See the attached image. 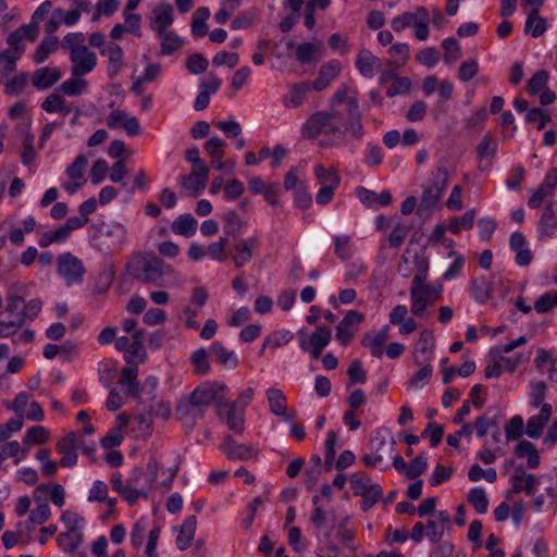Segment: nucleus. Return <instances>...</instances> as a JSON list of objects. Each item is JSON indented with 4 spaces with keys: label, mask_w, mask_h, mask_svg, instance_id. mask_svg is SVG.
Listing matches in <instances>:
<instances>
[{
    "label": "nucleus",
    "mask_w": 557,
    "mask_h": 557,
    "mask_svg": "<svg viewBox=\"0 0 557 557\" xmlns=\"http://www.w3.org/2000/svg\"><path fill=\"white\" fill-rule=\"evenodd\" d=\"M331 102L332 104L346 103V127H342V113L338 111H318L310 115L302 125V137L312 139L323 134L324 138L319 143V146L322 148L345 146L348 133L356 140H361L364 136V128L362 124V113L360 111L359 100L356 97V92L347 85H343L335 91Z\"/></svg>",
    "instance_id": "f257e3e1"
},
{
    "label": "nucleus",
    "mask_w": 557,
    "mask_h": 557,
    "mask_svg": "<svg viewBox=\"0 0 557 557\" xmlns=\"http://www.w3.org/2000/svg\"><path fill=\"white\" fill-rule=\"evenodd\" d=\"M132 277L145 284L162 286L163 276H171L175 273L172 265L165 263L157 256H138L127 264Z\"/></svg>",
    "instance_id": "f03ea898"
},
{
    "label": "nucleus",
    "mask_w": 557,
    "mask_h": 557,
    "mask_svg": "<svg viewBox=\"0 0 557 557\" xmlns=\"http://www.w3.org/2000/svg\"><path fill=\"white\" fill-rule=\"evenodd\" d=\"M92 228L96 231L94 235L95 246L99 251L106 255H114L122 250L127 237L124 225L102 222L100 225H94Z\"/></svg>",
    "instance_id": "7ed1b4c3"
},
{
    "label": "nucleus",
    "mask_w": 557,
    "mask_h": 557,
    "mask_svg": "<svg viewBox=\"0 0 557 557\" xmlns=\"http://www.w3.org/2000/svg\"><path fill=\"white\" fill-rule=\"evenodd\" d=\"M442 293L443 286L438 282L422 284L418 287L410 286L411 313L416 317L428 318V314H425L426 308L440 299Z\"/></svg>",
    "instance_id": "20e7f679"
},
{
    "label": "nucleus",
    "mask_w": 557,
    "mask_h": 557,
    "mask_svg": "<svg viewBox=\"0 0 557 557\" xmlns=\"http://www.w3.org/2000/svg\"><path fill=\"white\" fill-rule=\"evenodd\" d=\"M350 487L354 495L362 498L360 508L368 511L383 496V488L380 484L373 483L371 478L362 472H356L350 478Z\"/></svg>",
    "instance_id": "39448f33"
},
{
    "label": "nucleus",
    "mask_w": 557,
    "mask_h": 557,
    "mask_svg": "<svg viewBox=\"0 0 557 557\" xmlns=\"http://www.w3.org/2000/svg\"><path fill=\"white\" fill-rule=\"evenodd\" d=\"M57 273L62 277L67 287L81 285L86 274V268L81 259L71 252L58 256Z\"/></svg>",
    "instance_id": "423d86ee"
},
{
    "label": "nucleus",
    "mask_w": 557,
    "mask_h": 557,
    "mask_svg": "<svg viewBox=\"0 0 557 557\" xmlns=\"http://www.w3.org/2000/svg\"><path fill=\"white\" fill-rule=\"evenodd\" d=\"M70 60L72 62V75L74 77H82L91 71L97 65V55L88 47H76L70 52Z\"/></svg>",
    "instance_id": "0eeeda50"
},
{
    "label": "nucleus",
    "mask_w": 557,
    "mask_h": 557,
    "mask_svg": "<svg viewBox=\"0 0 557 557\" xmlns=\"http://www.w3.org/2000/svg\"><path fill=\"white\" fill-rule=\"evenodd\" d=\"M363 320L364 315L361 312L357 310L348 311L336 326V339L343 346H347L356 334L357 329L355 326L360 324Z\"/></svg>",
    "instance_id": "6e6552de"
},
{
    "label": "nucleus",
    "mask_w": 557,
    "mask_h": 557,
    "mask_svg": "<svg viewBox=\"0 0 557 557\" xmlns=\"http://www.w3.org/2000/svg\"><path fill=\"white\" fill-rule=\"evenodd\" d=\"M259 246L260 242L257 236H251L236 243L230 253L234 264L237 268H243L248 264L252 259L253 252L259 249Z\"/></svg>",
    "instance_id": "1a4fd4ad"
},
{
    "label": "nucleus",
    "mask_w": 557,
    "mask_h": 557,
    "mask_svg": "<svg viewBox=\"0 0 557 557\" xmlns=\"http://www.w3.org/2000/svg\"><path fill=\"white\" fill-rule=\"evenodd\" d=\"M107 126L111 129L124 128L128 136H137L140 125L136 116H129L122 110H113L106 119Z\"/></svg>",
    "instance_id": "9d476101"
},
{
    "label": "nucleus",
    "mask_w": 557,
    "mask_h": 557,
    "mask_svg": "<svg viewBox=\"0 0 557 557\" xmlns=\"http://www.w3.org/2000/svg\"><path fill=\"white\" fill-rule=\"evenodd\" d=\"M557 186V169L552 168L547 171L544 181L542 184L535 189L528 200V206L530 208H539L544 199L553 196L554 189Z\"/></svg>",
    "instance_id": "9b49d317"
},
{
    "label": "nucleus",
    "mask_w": 557,
    "mask_h": 557,
    "mask_svg": "<svg viewBox=\"0 0 557 557\" xmlns=\"http://www.w3.org/2000/svg\"><path fill=\"white\" fill-rule=\"evenodd\" d=\"M220 448L231 460L247 461L258 457L257 449L245 444H238L231 436L224 437Z\"/></svg>",
    "instance_id": "f8f14e48"
},
{
    "label": "nucleus",
    "mask_w": 557,
    "mask_h": 557,
    "mask_svg": "<svg viewBox=\"0 0 557 557\" xmlns=\"http://www.w3.org/2000/svg\"><path fill=\"white\" fill-rule=\"evenodd\" d=\"M218 407V414L220 417L224 416V409L226 410L225 413V421L230 430H232L235 433L242 434L245 429V420H244V413L243 410L236 409V404H231L230 401L219 399L216 401Z\"/></svg>",
    "instance_id": "ddd939ff"
},
{
    "label": "nucleus",
    "mask_w": 557,
    "mask_h": 557,
    "mask_svg": "<svg viewBox=\"0 0 557 557\" xmlns=\"http://www.w3.org/2000/svg\"><path fill=\"white\" fill-rule=\"evenodd\" d=\"M224 388L225 386L219 383L203 384L195 388L187 399L193 401L194 405L207 409Z\"/></svg>",
    "instance_id": "4468645a"
},
{
    "label": "nucleus",
    "mask_w": 557,
    "mask_h": 557,
    "mask_svg": "<svg viewBox=\"0 0 557 557\" xmlns=\"http://www.w3.org/2000/svg\"><path fill=\"white\" fill-rule=\"evenodd\" d=\"M299 335V347L304 351H308L310 346H318L325 348L332 339V330L329 326H318L311 334L309 339L305 330L298 332Z\"/></svg>",
    "instance_id": "2eb2a0df"
},
{
    "label": "nucleus",
    "mask_w": 557,
    "mask_h": 557,
    "mask_svg": "<svg viewBox=\"0 0 557 557\" xmlns=\"http://www.w3.org/2000/svg\"><path fill=\"white\" fill-rule=\"evenodd\" d=\"M509 247L516 252L515 262L519 267H528L533 260V252L528 247L525 236L521 232L510 235Z\"/></svg>",
    "instance_id": "dca6fc26"
},
{
    "label": "nucleus",
    "mask_w": 557,
    "mask_h": 557,
    "mask_svg": "<svg viewBox=\"0 0 557 557\" xmlns=\"http://www.w3.org/2000/svg\"><path fill=\"white\" fill-rule=\"evenodd\" d=\"M434 349V336L432 331L423 330L420 333V337L414 349L413 362L417 366H422L424 362H429L433 358Z\"/></svg>",
    "instance_id": "f3484780"
},
{
    "label": "nucleus",
    "mask_w": 557,
    "mask_h": 557,
    "mask_svg": "<svg viewBox=\"0 0 557 557\" xmlns=\"http://www.w3.org/2000/svg\"><path fill=\"white\" fill-rule=\"evenodd\" d=\"M382 62L380 58L374 55L368 49H361L356 58V67L359 73L367 78H372L381 69Z\"/></svg>",
    "instance_id": "a211bd4d"
},
{
    "label": "nucleus",
    "mask_w": 557,
    "mask_h": 557,
    "mask_svg": "<svg viewBox=\"0 0 557 557\" xmlns=\"http://www.w3.org/2000/svg\"><path fill=\"white\" fill-rule=\"evenodd\" d=\"M100 54L108 58V75L110 78H114L122 69L123 50L122 48L112 41H109L100 50Z\"/></svg>",
    "instance_id": "6ab92c4d"
},
{
    "label": "nucleus",
    "mask_w": 557,
    "mask_h": 557,
    "mask_svg": "<svg viewBox=\"0 0 557 557\" xmlns=\"http://www.w3.org/2000/svg\"><path fill=\"white\" fill-rule=\"evenodd\" d=\"M388 325H384L380 331L367 332L361 341L363 347L371 350V355L375 358L383 356V345L388 338Z\"/></svg>",
    "instance_id": "aec40b11"
},
{
    "label": "nucleus",
    "mask_w": 557,
    "mask_h": 557,
    "mask_svg": "<svg viewBox=\"0 0 557 557\" xmlns=\"http://www.w3.org/2000/svg\"><path fill=\"white\" fill-rule=\"evenodd\" d=\"M550 414L552 406L543 404L539 414L528 419L525 434L531 438H539L542 435L543 429L548 423Z\"/></svg>",
    "instance_id": "412c9836"
},
{
    "label": "nucleus",
    "mask_w": 557,
    "mask_h": 557,
    "mask_svg": "<svg viewBox=\"0 0 557 557\" xmlns=\"http://www.w3.org/2000/svg\"><path fill=\"white\" fill-rule=\"evenodd\" d=\"M339 72L341 62L336 60L329 61L320 67L318 77L310 83L311 88L317 91L324 90Z\"/></svg>",
    "instance_id": "4be33fe9"
},
{
    "label": "nucleus",
    "mask_w": 557,
    "mask_h": 557,
    "mask_svg": "<svg viewBox=\"0 0 557 557\" xmlns=\"http://www.w3.org/2000/svg\"><path fill=\"white\" fill-rule=\"evenodd\" d=\"M151 27L157 34H163L173 23V8L170 3L162 2L152 11Z\"/></svg>",
    "instance_id": "5701e85b"
},
{
    "label": "nucleus",
    "mask_w": 557,
    "mask_h": 557,
    "mask_svg": "<svg viewBox=\"0 0 557 557\" xmlns=\"http://www.w3.org/2000/svg\"><path fill=\"white\" fill-rule=\"evenodd\" d=\"M62 76L57 67H40L33 74V86L38 90H46L52 87Z\"/></svg>",
    "instance_id": "b1692460"
},
{
    "label": "nucleus",
    "mask_w": 557,
    "mask_h": 557,
    "mask_svg": "<svg viewBox=\"0 0 557 557\" xmlns=\"http://www.w3.org/2000/svg\"><path fill=\"white\" fill-rule=\"evenodd\" d=\"M498 145L493 141L490 135H484L476 146L479 170H487L497 152Z\"/></svg>",
    "instance_id": "393cba45"
},
{
    "label": "nucleus",
    "mask_w": 557,
    "mask_h": 557,
    "mask_svg": "<svg viewBox=\"0 0 557 557\" xmlns=\"http://www.w3.org/2000/svg\"><path fill=\"white\" fill-rule=\"evenodd\" d=\"M138 376V364H129L121 370V377L119 384L125 389L128 396L138 398L140 396Z\"/></svg>",
    "instance_id": "a878e982"
},
{
    "label": "nucleus",
    "mask_w": 557,
    "mask_h": 557,
    "mask_svg": "<svg viewBox=\"0 0 557 557\" xmlns=\"http://www.w3.org/2000/svg\"><path fill=\"white\" fill-rule=\"evenodd\" d=\"M288 95L284 97L283 103L288 108H297L301 106L307 94L312 89L309 82H300L290 85Z\"/></svg>",
    "instance_id": "bb28decb"
},
{
    "label": "nucleus",
    "mask_w": 557,
    "mask_h": 557,
    "mask_svg": "<svg viewBox=\"0 0 557 557\" xmlns=\"http://www.w3.org/2000/svg\"><path fill=\"white\" fill-rule=\"evenodd\" d=\"M50 495L51 502L58 506L62 507L65 503V491L62 485L53 484L52 487L48 484H41L34 490V500L40 502L42 497L46 495Z\"/></svg>",
    "instance_id": "cd10ccee"
},
{
    "label": "nucleus",
    "mask_w": 557,
    "mask_h": 557,
    "mask_svg": "<svg viewBox=\"0 0 557 557\" xmlns=\"http://www.w3.org/2000/svg\"><path fill=\"white\" fill-rule=\"evenodd\" d=\"M197 227L198 221L189 213L180 214L171 224V230L174 234L187 238L195 235Z\"/></svg>",
    "instance_id": "c85d7f7f"
},
{
    "label": "nucleus",
    "mask_w": 557,
    "mask_h": 557,
    "mask_svg": "<svg viewBox=\"0 0 557 557\" xmlns=\"http://www.w3.org/2000/svg\"><path fill=\"white\" fill-rule=\"evenodd\" d=\"M196 516H188L185 518L175 541L176 546L180 550H185L191 545L196 532Z\"/></svg>",
    "instance_id": "c756f323"
},
{
    "label": "nucleus",
    "mask_w": 557,
    "mask_h": 557,
    "mask_svg": "<svg viewBox=\"0 0 557 557\" xmlns=\"http://www.w3.org/2000/svg\"><path fill=\"white\" fill-rule=\"evenodd\" d=\"M210 355L215 357L219 364L227 369H235L238 366L236 354L233 350H227L221 342L212 344Z\"/></svg>",
    "instance_id": "7c9ffc66"
},
{
    "label": "nucleus",
    "mask_w": 557,
    "mask_h": 557,
    "mask_svg": "<svg viewBox=\"0 0 557 557\" xmlns=\"http://www.w3.org/2000/svg\"><path fill=\"white\" fill-rule=\"evenodd\" d=\"M145 335L144 330L136 331L132 336L128 350L124 355V359L127 363H133L135 360L144 362L146 359V351L143 345V337Z\"/></svg>",
    "instance_id": "2f4dec72"
},
{
    "label": "nucleus",
    "mask_w": 557,
    "mask_h": 557,
    "mask_svg": "<svg viewBox=\"0 0 557 557\" xmlns=\"http://www.w3.org/2000/svg\"><path fill=\"white\" fill-rule=\"evenodd\" d=\"M206 413V408L193 404L189 399H182L176 407V414L182 420L190 421L194 424L197 420L202 419Z\"/></svg>",
    "instance_id": "473e14b6"
},
{
    "label": "nucleus",
    "mask_w": 557,
    "mask_h": 557,
    "mask_svg": "<svg viewBox=\"0 0 557 557\" xmlns=\"http://www.w3.org/2000/svg\"><path fill=\"white\" fill-rule=\"evenodd\" d=\"M223 232L231 237H238L245 226L244 221L235 210H227L222 214Z\"/></svg>",
    "instance_id": "72a5a7b5"
},
{
    "label": "nucleus",
    "mask_w": 557,
    "mask_h": 557,
    "mask_svg": "<svg viewBox=\"0 0 557 557\" xmlns=\"http://www.w3.org/2000/svg\"><path fill=\"white\" fill-rule=\"evenodd\" d=\"M491 283L485 276H479L471 281L470 293L479 304H485L491 298Z\"/></svg>",
    "instance_id": "f704fd0d"
},
{
    "label": "nucleus",
    "mask_w": 557,
    "mask_h": 557,
    "mask_svg": "<svg viewBox=\"0 0 557 557\" xmlns=\"http://www.w3.org/2000/svg\"><path fill=\"white\" fill-rule=\"evenodd\" d=\"M83 532L65 531L57 536V543L65 554H72L83 543Z\"/></svg>",
    "instance_id": "c9c22d12"
},
{
    "label": "nucleus",
    "mask_w": 557,
    "mask_h": 557,
    "mask_svg": "<svg viewBox=\"0 0 557 557\" xmlns=\"http://www.w3.org/2000/svg\"><path fill=\"white\" fill-rule=\"evenodd\" d=\"M41 109L47 113L58 112L63 116L71 113V107L65 100L57 92L50 94L41 104Z\"/></svg>",
    "instance_id": "e433bc0d"
},
{
    "label": "nucleus",
    "mask_w": 557,
    "mask_h": 557,
    "mask_svg": "<svg viewBox=\"0 0 557 557\" xmlns=\"http://www.w3.org/2000/svg\"><path fill=\"white\" fill-rule=\"evenodd\" d=\"M178 180L181 186L191 196H199L202 194L208 183V178H202L193 173L181 175Z\"/></svg>",
    "instance_id": "4c0bfd02"
},
{
    "label": "nucleus",
    "mask_w": 557,
    "mask_h": 557,
    "mask_svg": "<svg viewBox=\"0 0 557 557\" xmlns=\"http://www.w3.org/2000/svg\"><path fill=\"white\" fill-rule=\"evenodd\" d=\"M210 10L207 7L198 8L193 14L191 34L194 37H203L208 33L207 20Z\"/></svg>",
    "instance_id": "58836bf2"
},
{
    "label": "nucleus",
    "mask_w": 557,
    "mask_h": 557,
    "mask_svg": "<svg viewBox=\"0 0 557 557\" xmlns=\"http://www.w3.org/2000/svg\"><path fill=\"white\" fill-rule=\"evenodd\" d=\"M502 416L500 413H495L494 416H488V413H484L478 417L472 424L473 430H475L476 435L481 438L485 437L487 432L491 431L492 428H496L500 423Z\"/></svg>",
    "instance_id": "ea45409f"
},
{
    "label": "nucleus",
    "mask_w": 557,
    "mask_h": 557,
    "mask_svg": "<svg viewBox=\"0 0 557 557\" xmlns=\"http://www.w3.org/2000/svg\"><path fill=\"white\" fill-rule=\"evenodd\" d=\"M161 39L160 53L162 55H171L174 51L178 50L184 41L173 30H165L163 34H157Z\"/></svg>",
    "instance_id": "a19ab883"
},
{
    "label": "nucleus",
    "mask_w": 557,
    "mask_h": 557,
    "mask_svg": "<svg viewBox=\"0 0 557 557\" xmlns=\"http://www.w3.org/2000/svg\"><path fill=\"white\" fill-rule=\"evenodd\" d=\"M320 46L313 42H302L296 48V60L301 64L314 63L319 60L317 57Z\"/></svg>",
    "instance_id": "79ce46f5"
},
{
    "label": "nucleus",
    "mask_w": 557,
    "mask_h": 557,
    "mask_svg": "<svg viewBox=\"0 0 557 557\" xmlns=\"http://www.w3.org/2000/svg\"><path fill=\"white\" fill-rule=\"evenodd\" d=\"M69 238H70L69 234L63 228V226L60 225L57 228L41 233L40 237L38 239V245L41 248H46L52 244H62V243L66 242Z\"/></svg>",
    "instance_id": "37998d69"
},
{
    "label": "nucleus",
    "mask_w": 557,
    "mask_h": 557,
    "mask_svg": "<svg viewBox=\"0 0 557 557\" xmlns=\"http://www.w3.org/2000/svg\"><path fill=\"white\" fill-rule=\"evenodd\" d=\"M38 506L33 509L29 513L28 521L26 525V529L28 531L34 530L35 524H42L45 523L51 516V509L48 505V503L44 502L42 499L40 502H37Z\"/></svg>",
    "instance_id": "c03bdc74"
},
{
    "label": "nucleus",
    "mask_w": 557,
    "mask_h": 557,
    "mask_svg": "<svg viewBox=\"0 0 557 557\" xmlns=\"http://www.w3.org/2000/svg\"><path fill=\"white\" fill-rule=\"evenodd\" d=\"M267 398L269 401L270 411L272 414L277 416L285 413L287 401L284 393L278 388H269L267 391Z\"/></svg>",
    "instance_id": "a18cd8bd"
},
{
    "label": "nucleus",
    "mask_w": 557,
    "mask_h": 557,
    "mask_svg": "<svg viewBox=\"0 0 557 557\" xmlns=\"http://www.w3.org/2000/svg\"><path fill=\"white\" fill-rule=\"evenodd\" d=\"M516 481H523V492L527 495H533L540 485V481L535 474L527 473L522 466H518L513 471Z\"/></svg>",
    "instance_id": "49530a36"
},
{
    "label": "nucleus",
    "mask_w": 557,
    "mask_h": 557,
    "mask_svg": "<svg viewBox=\"0 0 557 557\" xmlns=\"http://www.w3.org/2000/svg\"><path fill=\"white\" fill-rule=\"evenodd\" d=\"M386 444L384 437L375 436L371 438L372 448L375 449L373 454H367L362 457V461L367 467L377 468L384 461L383 455L379 454V450Z\"/></svg>",
    "instance_id": "de8ad7c7"
},
{
    "label": "nucleus",
    "mask_w": 557,
    "mask_h": 557,
    "mask_svg": "<svg viewBox=\"0 0 557 557\" xmlns=\"http://www.w3.org/2000/svg\"><path fill=\"white\" fill-rule=\"evenodd\" d=\"M468 503L475 509L480 515L487 511L488 498L483 487H473L468 493Z\"/></svg>",
    "instance_id": "09e8293b"
},
{
    "label": "nucleus",
    "mask_w": 557,
    "mask_h": 557,
    "mask_svg": "<svg viewBox=\"0 0 557 557\" xmlns=\"http://www.w3.org/2000/svg\"><path fill=\"white\" fill-rule=\"evenodd\" d=\"M58 49V38L57 37H48L41 40L40 45L37 47L34 53V62L36 64L44 63L51 53H53Z\"/></svg>",
    "instance_id": "8fccbe9b"
},
{
    "label": "nucleus",
    "mask_w": 557,
    "mask_h": 557,
    "mask_svg": "<svg viewBox=\"0 0 557 557\" xmlns=\"http://www.w3.org/2000/svg\"><path fill=\"white\" fill-rule=\"evenodd\" d=\"M557 228V219L555 216L554 206L548 205L540 220L539 232L547 237H550Z\"/></svg>",
    "instance_id": "3c124183"
},
{
    "label": "nucleus",
    "mask_w": 557,
    "mask_h": 557,
    "mask_svg": "<svg viewBox=\"0 0 557 557\" xmlns=\"http://www.w3.org/2000/svg\"><path fill=\"white\" fill-rule=\"evenodd\" d=\"M449 178H448V170L444 164H438L431 173L430 177L425 185L430 186L431 188H440L441 190L445 191L447 185H448Z\"/></svg>",
    "instance_id": "603ef678"
},
{
    "label": "nucleus",
    "mask_w": 557,
    "mask_h": 557,
    "mask_svg": "<svg viewBox=\"0 0 557 557\" xmlns=\"http://www.w3.org/2000/svg\"><path fill=\"white\" fill-rule=\"evenodd\" d=\"M388 54L393 58H396L395 60H393L388 63L389 66H394V67L398 69V67H401L403 65H405L406 62L408 61L409 55H410V48H409L408 44H406V42H397V44H394L388 49Z\"/></svg>",
    "instance_id": "864d4df0"
},
{
    "label": "nucleus",
    "mask_w": 557,
    "mask_h": 557,
    "mask_svg": "<svg viewBox=\"0 0 557 557\" xmlns=\"http://www.w3.org/2000/svg\"><path fill=\"white\" fill-rule=\"evenodd\" d=\"M433 373V369L430 363L424 362L420 370L417 371L407 382L408 388L420 389L425 386Z\"/></svg>",
    "instance_id": "5fc2aeb1"
},
{
    "label": "nucleus",
    "mask_w": 557,
    "mask_h": 557,
    "mask_svg": "<svg viewBox=\"0 0 557 557\" xmlns=\"http://www.w3.org/2000/svg\"><path fill=\"white\" fill-rule=\"evenodd\" d=\"M141 474H144V471L141 469L134 470L129 483L126 485L123 493L120 494L129 505H134L140 496L146 498L148 497L146 491L132 487V483H134L136 481V478L140 476Z\"/></svg>",
    "instance_id": "6e6d98bb"
},
{
    "label": "nucleus",
    "mask_w": 557,
    "mask_h": 557,
    "mask_svg": "<svg viewBox=\"0 0 557 557\" xmlns=\"http://www.w3.org/2000/svg\"><path fill=\"white\" fill-rule=\"evenodd\" d=\"M87 82L82 77H74L64 81L59 89L66 96L74 97L84 94L87 89Z\"/></svg>",
    "instance_id": "4d7b16f0"
},
{
    "label": "nucleus",
    "mask_w": 557,
    "mask_h": 557,
    "mask_svg": "<svg viewBox=\"0 0 557 557\" xmlns=\"http://www.w3.org/2000/svg\"><path fill=\"white\" fill-rule=\"evenodd\" d=\"M549 73L546 70L536 71L527 84V90L530 95H537L547 88Z\"/></svg>",
    "instance_id": "13d9d810"
},
{
    "label": "nucleus",
    "mask_w": 557,
    "mask_h": 557,
    "mask_svg": "<svg viewBox=\"0 0 557 557\" xmlns=\"http://www.w3.org/2000/svg\"><path fill=\"white\" fill-rule=\"evenodd\" d=\"M292 338L293 334L288 330L275 331L263 339V348L276 349L289 343Z\"/></svg>",
    "instance_id": "bf43d9fd"
},
{
    "label": "nucleus",
    "mask_w": 557,
    "mask_h": 557,
    "mask_svg": "<svg viewBox=\"0 0 557 557\" xmlns=\"http://www.w3.org/2000/svg\"><path fill=\"white\" fill-rule=\"evenodd\" d=\"M87 165V158L84 154H78L75 160L67 165L65 173L67 176L74 181H86L84 178V172Z\"/></svg>",
    "instance_id": "052dcab7"
},
{
    "label": "nucleus",
    "mask_w": 557,
    "mask_h": 557,
    "mask_svg": "<svg viewBox=\"0 0 557 557\" xmlns=\"http://www.w3.org/2000/svg\"><path fill=\"white\" fill-rule=\"evenodd\" d=\"M523 419L521 416H513L505 425V435L508 442L518 441L523 434Z\"/></svg>",
    "instance_id": "680f3d73"
},
{
    "label": "nucleus",
    "mask_w": 557,
    "mask_h": 557,
    "mask_svg": "<svg viewBox=\"0 0 557 557\" xmlns=\"http://www.w3.org/2000/svg\"><path fill=\"white\" fill-rule=\"evenodd\" d=\"M28 83V74L21 73L16 76L11 77L4 84V91L9 96L20 95Z\"/></svg>",
    "instance_id": "e2e57ef3"
},
{
    "label": "nucleus",
    "mask_w": 557,
    "mask_h": 557,
    "mask_svg": "<svg viewBox=\"0 0 557 557\" xmlns=\"http://www.w3.org/2000/svg\"><path fill=\"white\" fill-rule=\"evenodd\" d=\"M49 440V432L44 426H32L27 430L24 436V444L26 445H41Z\"/></svg>",
    "instance_id": "0e129e2a"
},
{
    "label": "nucleus",
    "mask_w": 557,
    "mask_h": 557,
    "mask_svg": "<svg viewBox=\"0 0 557 557\" xmlns=\"http://www.w3.org/2000/svg\"><path fill=\"white\" fill-rule=\"evenodd\" d=\"M61 521L64 523L67 531L83 532L85 519L81 517L78 513L71 510H65L61 515Z\"/></svg>",
    "instance_id": "69168bd1"
},
{
    "label": "nucleus",
    "mask_w": 557,
    "mask_h": 557,
    "mask_svg": "<svg viewBox=\"0 0 557 557\" xmlns=\"http://www.w3.org/2000/svg\"><path fill=\"white\" fill-rule=\"evenodd\" d=\"M208 355H210V350L207 351L203 348L197 349L191 355L190 359L193 364L195 366V372L199 375H205L210 371Z\"/></svg>",
    "instance_id": "338daca9"
},
{
    "label": "nucleus",
    "mask_w": 557,
    "mask_h": 557,
    "mask_svg": "<svg viewBox=\"0 0 557 557\" xmlns=\"http://www.w3.org/2000/svg\"><path fill=\"white\" fill-rule=\"evenodd\" d=\"M557 306V290H552L542 295L534 304L537 313H545Z\"/></svg>",
    "instance_id": "774afa93"
}]
</instances>
